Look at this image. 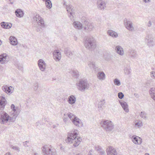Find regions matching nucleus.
<instances>
[{"label": "nucleus", "mask_w": 155, "mask_h": 155, "mask_svg": "<svg viewBox=\"0 0 155 155\" xmlns=\"http://www.w3.org/2000/svg\"><path fill=\"white\" fill-rule=\"evenodd\" d=\"M33 18L38 25V26L36 27V30L37 32L40 31L42 28L45 27V24L43 19L39 15H36L33 17Z\"/></svg>", "instance_id": "2"}, {"label": "nucleus", "mask_w": 155, "mask_h": 155, "mask_svg": "<svg viewBox=\"0 0 155 155\" xmlns=\"http://www.w3.org/2000/svg\"><path fill=\"white\" fill-rule=\"evenodd\" d=\"M68 116L74 125L79 127L83 126V124L82 122L77 117L73 114L68 113Z\"/></svg>", "instance_id": "6"}, {"label": "nucleus", "mask_w": 155, "mask_h": 155, "mask_svg": "<svg viewBox=\"0 0 155 155\" xmlns=\"http://www.w3.org/2000/svg\"><path fill=\"white\" fill-rule=\"evenodd\" d=\"M45 5L47 7L49 8H51L52 6L51 2L50 0H46Z\"/></svg>", "instance_id": "36"}, {"label": "nucleus", "mask_w": 155, "mask_h": 155, "mask_svg": "<svg viewBox=\"0 0 155 155\" xmlns=\"http://www.w3.org/2000/svg\"><path fill=\"white\" fill-rule=\"evenodd\" d=\"M107 34L113 38H117L118 36L117 32L111 30H109L107 31Z\"/></svg>", "instance_id": "23"}, {"label": "nucleus", "mask_w": 155, "mask_h": 155, "mask_svg": "<svg viewBox=\"0 0 155 155\" xmlns=\"http://www.w3.org/2000/svg\"><path fill=\"white\" fill-rule=\"evenodd\" d=\"M73 25L76 28L81 29L82 28V25L80 22L75 21L73 23Z\"/></svg>", "instance_id": "31"}, {"label": "nucleus", "mask_w": 155, "mask_h": 155, "mask_svg": "<svg viewBox=\"0 0 155 155\" xmlns=\"http://www.w3.org/2000/svg\"><path fill=\"white\" fill-rule=\"evenodd\" d=\"M53 54L54 58L56 61L60 60L61 58V54L58 51L55 50L54 51Z\"/></svg>", "instance_id": "15"}, {"label": "nucleus", "mask_w": 155, "mask_h": 155, "mask_svg": "<svg viewBox=\"0 0 155 155\" xmlns=\"http://www.w3.org/2000/svg\"><path fill=\"white\" fill-rule=\"evenodd\" d=\"M33 155H39V154L36 152H34Z\"/></svg>", "instance_id": "53"}, {"label": "nucleus", "mask_w": 155, "mask_h": 155, "mask_svg": "<svg viewBox=\"0 0 155 155\" xmlns=\"http://www.w3.org/2000/svg\"><path fill=\"white\" fill-rule=\"evenodd\" d=\"M12 110L14 111V112L12 113V114L18 115L20 113V109L18 107H16Z\"/></svg>", "instance_id": "34"}, {"label": "nucleus", "mask_w": 155, "mask_h": 155, "mask_svg": "<svg viewBox=\"0 0 155 155\" xmlns=\"http://www.w3.org/2000/svg\"><path fill=\"white\" fill-rule=\"evenodd\" d=\"M150 77L155 79V71H152L150 73Z\"/></svg>", "instance_id": "47"}, {"label": "nucleus", "mask_w": 155, "mask_h": 155, "mask_svg": "<svg viewBox=\"0 0 155 155\" xmlns=\"http://www.w3.org/2000/svg\"><path fill=\"white\" fill-rule=\"evenodd\" d=\"M12 88V87H8L7 85L4 86L2 87V89L3 91L6 93H12L11 92L12 90L11 89Z\"/></svg>", "instance_id": "29"}, {"label": "nucleus", "mask_w": 155, "mask_h": 155, "mask_svg": "<svg viewBox=\"0 0 155 155\" xmlns=\"http://www.w3.org/2000/svg\"><path fill=\"white\" fill-rule=\"evenodd\" d=\"M124 25L126 28L129 30L132 31L134 30L132 22L127 19L124 20Z\"/></svg>", "instance_id": "12"}, {"label": "nucleus", "mask_w": 155, "mask_h": 155, "mask_svg": "<svg viewBox=\"0 0 155 155\" xmlns=\"http://www.w3.org/2000/svg\"><path fill=\"white\" fill-rule=\"evenodd\" d=\"M64 53L68 58H71L74 55V52L70 51L69 48H65L64 50Z\"/></svg>", "instance_id": "21"}, {"label": "nucleus", "mask_w": 155, "mask_h": 155, "mask_svg": "<svg viewBox=\"0 0 155 155\" xmlns=\"http://www.w3.org/2000/svg\"><path fill=\"white\" fill-rule=\"evenodd\" d=\"M107 155H117V153L116 150L113 148L112 147H110L107 149Z\"/></svg>", "instance_id": "17"}, {"label": "nucleus", "mask_w": 155, "mask_h": 155, "mask_svg": "<svg viewBox=\"0 0 155 155\" xmlns=\"http://www.w3.org/2000/svg\"><path fill=\"white\" fill-rule=\"evenodd\" d=\"M115 50L117 53L119 54L122 56L124 54V50L120 46H117L115 48Z\"/></svg>", "instance_id": "24"}, {"label": "nucleus", "mask_w": 155, "mask_h": 155, "mask_svg": "<svg viewBox=\"0 0 155 155\" xmlns=\"http://www.w3.org/2000/svg\"><path fill=\"white\" fill-rule=\"evenodd\" d=\"M55 127V126H54L53 128H54Z\"/></svg>", "instance_id": "60"}, {"label": "nucleus", "mask_w": 155, "mask_h": 155, "mask_svg": "<svg viewBox=\"0 0 155 155\" xmlns=\"http://www.w3.org/2000/svg\"><path fill=\"white\" fill-rule=\"evenodd\" d=\"M149 0H143V1L146 3L149 2Z\"/></svg>", "instance_id": "52"}, {"label": "nucleus", "mask_w": 155, "mask_h": 155, "mask_svg": "<svg viewBox=\"0 0 155 155\" xmlns=\"http://www.w3.org/2000/svg\"><path fill=\"white\" fill-rule=\"evenodd\" d=\"M131 70L130 68L126 67L124 69V73L126 75L129 74L131 73Z\"/></svg>", "instance_id": "38"}, {"label": "nucleus", "mask_w": 155, "mask_h": 155, "mask_svg": "<svg viewBox=\"0 0 155 155\" xmlns=\"http://www.w3.org/2000/svg\"><path fill=\"white\" fill-rule=\"evenodd\" d=\"M18 69L20 70L23 71V67L21 66H18Z\"/></svg>", "instance_id": "49"}, {"label": "nucleus", "mask_w": 155, "mask_h": 155, "mask_svg": "<svg viewBox=\"0 0 155 155\" xmlns=\"http://www.w3.org/2000/svg\"><path fill=\"white\" fill-rule=\"evenodd\" d=\"M38 84L37 83H35L34 84V87H33V89L34 90L36 91L38 88Z\"/></svg>", "instance_id": "43"}, {"label": "nucleus", "mask_w": 155, "mask_h": 155, "mask_svg": "<svg viewBox=\"0 0 155 155\" xmlns=\"http://www.w3.org/2000/svg\"><path fill=\"white\" fill-rule=\"evenodd\" d=\"M85 47L87 49L92 50L96 47V43L94 39L93 38H87L84 41Z\"/></svg>", "instance_id": "4"}, {"label": "nucleus", "mask_w": 155, "mask_h": 155, "mask_svg": "<svg viewBox=\"0 0 155 155\" xmlns=\"http://www.w3.org/2000/svg\"><path fill=\"white\" fill-rule=\"evenodd\" d=\"M101 124L102 127L107 132H110L114 128V125L111 121L103 120L102 121Z\"/></svg>", "instance_id": "3"}, {"label": "nucleus", "mask_w": 155, "mask_h": 155, "mask_svg": "<svg viewBox=\"0 0 155 155\" xmlns=\"http://www.w3.org/2000/svg\"><path fill=\"white\" fill-rule=\"evenodd\" d=\"M72 75L74 76L78 77L79 75V72L77 70H74L72 72Z\"/></svg>", "instance_id": "42"}, {"label": "nucleus", "mask_w": 155, "mask_h": 155, "mask_svg": "<svg viewBox=\"0 0 155 155\" xmlns=\"http://www.w3.org/2000/svg\"><path fill=\"white\" fill-rule=\"evenodd\" d=\"M9 40L10 41V43L13 45H16L18 44V41L16 38L13 36H10Z\"/></svg>", "instance_id": "25"}, {"label": "nucleus", "mask_w": 155, "mask_h": 155, "mask_svg": "<svg viewBox=\"0 0 155 155\" xmlns=\"http://www.w3.org/2000/svg\"><path fill=\"white\" fill-rule=\"evenodd\" d=\"M77 134L74 131H71L68 133L67 138L65 140V142L68 144L73 143V146L77 147L81 140V138L78 137Z\"/></svg>", "instance_id": "1"}, {"label": "nucleus", "mask_w": 155, "mask_h": 155, "mask_svg": "<svg viewBox=\"0 0 155 155\" xmlns=\"http://www.w3.org/2000/svg\"><path fill=\"white\" fill-rule=\"evenodd\" d=\"M68 117H64L63 118V121L66 125L68 124Z\"/></svg>", "instance_id": "45"}, {"label": "nucleus", "mask_w": 155, "mask_h": 155, "mask_svg": "<svg viewBox=\"0 0 155 155\" xmlns=\"http://www.w3.org/2000/svg\"><path fill=\"white\" fill-rule=\"evenodd\" d=\"M2 41L0 40V45H2Z\"/></svg>", "instance_id": "57"}, {"label": "nucleus", "mask_w": 155, "mask_h": 155, "mask_svg": "<svg viewBox=\"0 0 155 155\" xmlns=\"http://www.w3.org/2000/svg\"><path fill=\"white\" fill-rule=\"evenodd\" d=\"M24 145L25 146V147H28V146L27 145V144L26 143H24Z\"/></svg>", "instance_id": "55"}, {"label": "nucleus", "mask_w": 155, "mask_h": 155, "mask_svg": "<svg viewBox=\"0 0 155 155\" xmlns=\"http://www.w3.org/2000/svg\"><path fill=\"white\" fill-rule=\"evenodd\" d=\"M63 5L64 7H66L67 12L69 13L70 18L71 19H73L74 18L73 15L75 13V9L74 7L71 5H67L66 2H64Z\"/></svg>", "instance_id": "9"}, {"label": "nucleus", "mask_w": 155, "mask_h": 155, "mask_svg": "<svg viewBox=\"0 0 155 155\" xmlns=\"http://www.w3.org/2000/svg\"><path fill=\"white\" fill-rule=\"evenodd\" d=\"M88 155H93L90 153V152L88 153Z\"/></svg>", "instance_id": "56"}, {"label": "nucleus", "mask_w": 155, "mask_h": 155, "mask_svg": "<svg viewBox=\"0 0 155 155\" xmlns=\"http://www.w3.org/2000/svg\"><path fill=\"white\" fill-rule=\"evenodd\" d=\"M78 88L80 91L83 92L88 89L89 84L86 80H81L79 81L78 84Z\"/></svg>", "instance_id": "7"}, {"label": "nucleus", "mask_w": 155, "mask_h": 155, "mask_svg": "<svg viewBox=\"0 0 155 155\" xmlns=\"http://www.w3.org/2000/svg\"><path fill=\"white\" fill-rule=\"evenodd\" d=\"M82 21L83 23L84 28L87 32H89L93 30L94 28L93 25L88 22L87 20L84 17L81 18Z\"/></svg>", "instance_id": "8"}, {"label": "nucleus", "mask_w": 155, "mask_h": 155, "mask_svg": "<svg viewBox=\"0 0 155 155\" xmlns=\"http://www.w3.org/2000/svg\"><path fill=\"white\" fill-rule=\"evenodd\" d=\"M11 109L12 110L13 109L15 108L16 107H15L14 104H12L11 106Z\"/></svg>", "instance_id": "51"}, {"label": "nucleus", "mask_w": 155, "mask_h": 155, "mask_svg": "<svg viewBox=\"0 0 155 155\" xmlns=\"http://www.w3.org/2000/svg\"><path fill=\"white\" fill-rule=\"evenodd\" d=\"M7 104V101L5 97L0 96V109L3 110Z\"/></svg>", "instance_id": "16"}, {"label": "nucleus", "mask_w": 155, "mask_h": 155, "mask_svg": "<svg viewBox=\"0 0 155 155\" xmlns=\"http://www.w3.org/2000/svg\"><path fill=\"white\" fill-rule=\"evenodd\" d=\"M114 83L115 85L117 86H119L121 84L120 81L117 78H115L114 79Z\"/></svg>", "instance_id": "39"}, {"label": "nucleus", "mask_w": 155, "mask_h": 155, "mask_svg": "<svg viewBox=\"0 0 155 155\" xmlns=\"http://www.w3.org/2000/svg\"><path fill=\"white\" fill-rule=\"evenodd\" d=\"M12 148L13 149H14L18 152L20 150V148L18 147H17V146H13L12 147Z\"/></svg>", "instance_id": "46"}, {"label": "nucleus", "mask_w": 155, "mask_h": 155, "mask_svg": "<svg viewBox=\"0 0 155 155\" xmlns=\"http://www.w3.org/2000/svg\"><path fill=\"white\" fill-rule=\"evenodd\" d=\"M38 66L40 69L42 71L46 69V65L44 61L42 59H39L38 62Z\"/></svg>", "instance_id": "13"}, {"label": "nucleus", "mask_w": 155, "mask_h": 155, "mask_svg": "<svg viewBox=\"0 0 155 155\" xmlns=\"http://www.w3.org/2000/svg\"><path fill=\"white\" fill-rule=\"evenodd\" d=\"M145 42L149 47L152 46L154 45L153 38L151 35H148L146 36L145 40Z\"/></svg>", "instance_id": "11"}, {"label": "nucleus", "mask_w": 155, "mask_h": 155, "mask_svg": "<svg viewBox=\"0 0 155 155\" xmlns=\"http://www.w3.org/2000/svg\"><path fill=\"white\" fill-rule=\"evenodd\" d=\"M133 142L136 144H140L142 142V139L140 137L135 135H133L131 137Z\"/></svg>", "instance_id": "14"}, {"label": "nucleus", "mask_w": 155, "mask_h": 155, "mask_svg": "<svg viewBox=\"0 0 155 155\" xmlns=\"http://www.w3.org/2000/svg\"><path fill=\"white\" fill-rule=\"evenodd\" d=\"M105 102H104L103 101L102 102L101 101V103L99 104L98 107L99 109H100L102 107L104 104Z\"/></svg>", "instance_id": "48"}, {"label": "nucleus", "mask_w": 155, "mask_h": 155, "mask_svg": "<svg viewBox=\"0 0 155 155\" xmlns=\"http://www.w3.org/2000/svg\"><path fill=\"white\" fill-rule=\"evenodd\" d=\"M1 26L4 28L9 29L12 26V24L10 23L5 22H2L1 23Z\"/></svg>", "instance_id": "27"}, {"label": "nucleus", "mask_w": 155, "mask_h": 155, "mask_svg": "<svg viewBox=\"0 0 155 155\" xmlns=\"http://www.w3.org/2000/svg\"><path fill=\"white\" fill-rule=\"evenodd\" d=\"M97 4L98 8L100 10H103L106 7V4L103 1L100 0L98 1Z\"/></svg>", "instance_id": "20"}, {"label": "nucleus", "mask_w": 155, "mask_h": 155, "mask_svg": "<svg viewBox=\"0 0 155 155\" xmlns=\"http://www.w3.org/2000/svg\"><path fill=\"white\" fill-rule=\"evenodd\" d=\"M5 155H11V154L9 153H6Z\"/></svg>", "instance_id": "54"}, {"label": "nucleus", "mask_w": 155, "mask_h": 155, "mask_svg": "<svg viewBox=\"0 0 155 155\" xmlns=\"http://www.w3.org/2000/svg\"><path fill=\"white\" fill-rule=\"evenodd\" d=\"M98 79L100 80H104L105 79V75L103 71L99 72L97 74Z\"/></svg>", "instance_id": "26"}, {"label": "nucleus", "mask_w": 155, "mask_h": 155, "mask_svg": "<svg viewBox=\"0 0 155 155\" xmlns=\"http://www.w3.org/2000/svg\"><path fill=\"white\" fill-rule=\"evenodd\" d=\"M149 92L151 98L155 101V88H151Z\"/></svg>", "instance_id": "32"}, {"label": "nucleus", "mask_w": 155, "mask_h": 155, "mask_svg": "<svg viewBox=\"0 0 155 155\" xmlns=\"http://www.w3.org/2000/svg\"><path fill=\"white\" fill-rule=\"evenodd\" d=\"M145 155H149V153H146Z\"/></svg>", "instance_id": "59"}, {"label": "nucleus", "mask_w": 155, "mask_h": 155, "mask_svg": "<svg viewBox=\"0 0 155 155\" xmlns=\"http://www.w3.org/2000/svg\"><path fill=\"white\" fill-rule=\"evenodd\" d=\"M88 65L91 68H95V64L94 62L89 61L88 63Z\"/></svg>", "instance_id": "40"}, {"label": "nucleus", "mask_w": 155, "mask_h": 155, "mask_svg": "<svg viewBox=\"0 0 155 155\" xmlns=\"http://www.w3.org/2000/svg\"><path fill=\"white\" fill-rule=\"evenodd\" d=\"M147 113L144 111H141L140 114V117L145 120L147 119Z\"/></svg>", "instance_id": "37"}, {"label": "nucleus", "mask_w": 155, "mask_h": 155, "mask_svg": "<svg viewBox=\"0 0 155 155\" xmlns=\"http://www.w3.org/2000/svg\"><path fill=\"white\" fill-rule=\"evenodd\" d=\"M95 149L98 152V153H100L101 155H104L105 154V152L101 148V147H95Z\"/></svg>", "instance_id": "33"}, {"label": "nucleus", "mask_w": 155, "mask_h": 155, "mask_svg": "<svg viewBox=\"0 0 155 155\" xmlns=\"http://www.w3.org/2000/svg\"><path fill=\"white\" fill-rule=\"evenodd\" d=\"M9 115L5 112L2 111L0 113V122L1 124H5L8 120Z\"/></svg>", "instance_id": "10"}, {"label": "nucleus", "mask_w": 155, "mask_h": 155, "mask_svg": "<svg viewBox=\"0 0 155 155\" xmlns=\"http://www.w3.org/2000/svg\"><path fill=\"white\" fill-rule=\"evenodd\" d=\"M135 125L137 126L139 128L143 126V124L141 121L139 120L138 122L135 124Z\"/></svg>", "instance_id": "41"}, {"label": "nucleus", "mask_w": 155, "mask_h": 155, "mask_svg": "<svg viewBox=\"0 0 155 155\" xmlns=\"http://www.w3.org/2000/svg\"><path fill=\"white\" fill-rule=\"evenodd\" d=\"M15 13L16 15L19 18L22 17L24 14L23 11L20 9H18L16 10L15 11Z\"/></svg>", "instance_id": "28"}, {"label": "nucleus", "mask_w": 155, "mask_h": 155, "mask_svg": "<svg viewBox=\"0 0 155 155\" xmlns=\"http://www.w3.org/2000/svg\"><path fill=\"white\" fill-rule=\"evenodd\" d=\"M152 25V23L150 21H149L148 23H147V26L148 27H150L151 25Z\"/></svg>", "instance_id": "50"}, {"label": "nucleus", "mask_w": 155, "mask_h": 155, "mask_svg": "<svg viewBox=\"0 0 155 155\" xmlns=\"http://www.w3.org/2000/svg\"><path fill=\"white\" fill-rule=\"evenodd\" d=\"M44 155H55V150L51 146L47 145L43 147L42 150Z\"/></svg>", "instance_id": "5"}, {"label": "nucleus", "mask_w": 155, "mask_h": 155, "mask_svg": "<svg viewBox=\"0 0 155 155\" xmlns=\"http://www.w3.org/2000/svg\"><path fill=\"white\" fill-rule=\"evenodd\" d=\"M18 115H15V114H12V116H9V118L8 119L9 122H14L15 120V119Z\"/></svg>", "instance_id": "35"}, {"label": "nucleus", "mask_w": 155, "mask_h": 155, "mask_svg": "<svg viewBox=\"0 0 155 155\" xmlns=\"http://www.w3.org/2000/svg\"><path fill=\"white\" fill-rule=\"evenodd\" d=\"M124 94L121 92H119L118 94V97L120 99H122L124 97Z\"/></svg>", "instance_id": "44"}, {"label": "nucleus", "mask_w": 155, "mask_h": 155, "mask_svg": "<svg viewBox=\"0 0 155 155\" xmlns=\"http://www.w3.org/2000/svg\"><path fill=\"white\" fill-rule=\"evenodd\" d=\"M8 55L5 54H3L0 55V63L2 64L5 63L8 61Z\"/></svg>", "instance_id": "18"}, {"label": "nucleus", "mask_w": 155, "mask_h": 155, "mask_svg": "<svg viewBox=\"0 0 155 155\" xmlns=\"http://www.w3.org/2000/svg\"><path fill=\"white\" fill-rule=\"evenodd\" d=\"M119 101L124 110L126 112H128L129 110L127 103L122 101L120 100Z\"/></svg>", "instance_id": "22"}, {"label": "nucleus", "mask_w": 155, "mask_h": 155, "mask_svg": "<svg viewBox=\"0 0 155 155\" xmlns=\"http://www.w3.org/2000/svg\"><path fill=\"white\" fill-rule=\"evenodd\" d=\"M68 101L69 104H73L76 101V98L74 95H71L68 97Z\"/></svg>", "instance_id": "30"}, {"label": "nucleus", "mask_w": 155, "mask_h": 155, "mask_svg": "<svg viewBox=\"0 0 155 155\" xmlns=\"http://www.w3.org/2000/svg\"><path fill=\"white\" fill-rule=\"evenodd\" d=\"M29 142V141H27L25 142V143H28Z\"/></svg>", "instance_id": "58"}, {"label": "nucleus", "mask_w": 155, "mask_h": 155, "mask_svg": "<svg viewBox=\"0 0 155 155\" xmlns=\"http://www.w3.org/2000/svg\"><path fill=\"white\" fill-rule=\"evenodd\" d=\"M128 54L130 58H134L137 56L136 51L132 49H129L128 51Z\"/></svg>", "instance_id": "19"}]
</instances>
